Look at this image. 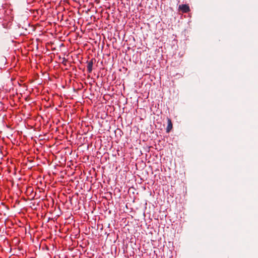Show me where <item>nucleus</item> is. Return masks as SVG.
<instances>
[{
	"label": "nucleus",
	"mask_w": 258,
	"mask_h": 258,
	"mask_svg": "<svg viewBox=\"0 0 258 258\" xmlns=\"http://www.w3.org/2000/svg\"><path fill=\"white\" fill-rule=\"evenodd\" d=\"M168 125L166 128V132L169 133L172 128V123L170 119L168 118Z\"/></svg>",
	"instance_id": "7ed1b4c3"
},
{
	"label": "nucleus",
	"mask_w": 258,
	"mask_h": 258,
	"mask_svg": "<svg viewBox=\"0 0 258 258\" xmlns=\"http://www.w3.org/2000/svg\"><path fill=\"white\" fill-rule=\"evenodd\" d=\"M94 60H95V59H92L87 62V71L89 73H91L92 71V67L94 64Z\"/></svg>",
	"instance_id": "f03ea898"
},
{
	"label": "nucleus",
	"mask_w": 258,
	"mask_h": 258,
	"mask_svg": "<svg viewBox=\"0 0 258 258\" xmlns=\"http://www.w3.org/2000/svg\"><path fill=\"white\" fill-rule=\"evenodd\" d=\"M179 9L181 10L183 13H187L190 11L189 6L185 4L179 5Z\"/></svg>",
	"instance_id": "f257e3e1"
},
{
	"label": "nucleus",
	"mask_w": 258,
	"mask_h": 258,
	"mask_svg": "<svg viewBox=\"0 0 258 258\" xmlns=\"http://www.w3.org/2000/svg\"><path fill=\"white\" fill-rule=\"evenodd\" d=\"M67 61V60L64 57L63 58V63L66 62Z\"/></svg>",
	"instance_id": "20e7f679"
}]
</instances>
